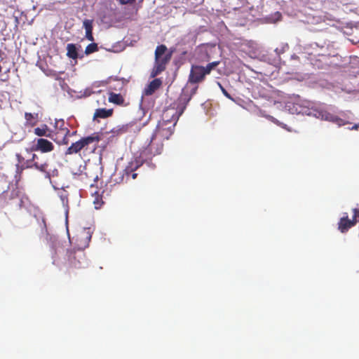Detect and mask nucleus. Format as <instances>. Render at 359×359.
<instances>
[{
	"label": "nucleus",
	"mask_w": 359,
	"mask_h": 359,
	"mask_svg": "<svg viewBox=\"0 0 359 359\" xmlns=\"http://www.w3.org/2000/svg\"><path fill=\"white\" fill-rule=\"evenodd\" d=\"M326 119H329L331 121L336 123L339 126H342V125L345 124V123L344 122V121L341 118H340L336 116L331 115V114L328 115L326 117Z\"/></svg>",
	"instance_id": "obj_24"
},
{
	"label": "nucleus",
	"mask_w": 359,
	"mask_h": 359,
	"mask_svg": "<svg viewBox=\"0 0 359 359\" xmlns=\"http://www.w3.org/2000/svg\"><path fill=\"white\" fill-rule=\"evenodd\" d=\"M67 55L72 59L76 60L78 57V52L76 45L74 43H68L67 46Z\"/></svg>",
	"instance_id": "obj_19"
},
{
	"label": "nucleus",
	"mask_w": 359,
	"mask_h": 359,
	"mask_svg": "<svg viewBox=\"0 0 359 359\" xmlns=\"http://www.w3.org/2000/svg\"><path fill=\"white\" fill-rule=\"evenodd\" d=\"M15 157L18 161L17 168L18 169H20V165L24 163L25 158L20 154H16Z\"/></svg>",
	"instance_id": "obj_28"
},
{
	"label": "nucleus",
	"mask_w": 359,
	"mask_h": 359,
	"mask_svg": "<svg viewBox=\"0 0 359 359\" xmlns=\"http://www.w3.org/2000/svg\"><path fill=\"white\" fill-rule=\"evenodd\" d=\"M112 109L99 108L95 111L93 115V120L97 118H107L111 117L113 115Z\"/></svg>",
	"instance_id": "obj_13"
},
{
	"label": "nucleus",
	"mask_w": 359,
	"mask_h": 359,
	"mask_svg": "<svg viewBox=\"0 0 359 359\" xmlns=\"http://www.w3.org/2000/svg\"><path fill=\"white\" fill-rule=\"evenodd\" d=\"M80 166L78 172L72 171L74 179L89 185L91 189H97L99 180L98 168L95 165Z\"/></svg>",
	"instance_id": "obj_2"
},
{
	"label": "nucleus",
	"mask_w": 359,
	"mask_h": 359,
	"mask_svg": "<svg viewBox=\"0 0 359 359\" xmlns=\"http://www.w3.org/2000/svg\"><path fill=\"white\" fill-rule=\"evenodd\" d=\"M358 125L355 124V125L352 127V128H351V129L356 130V129H358Z\"/></svg>",
	"instance_id": "obj_33"
},
{
	"label": "nucleus",
	"mask_w": 359,
	"mask_h": 359,
	"mask_svg": "<svg viewBox=\"0 0 359 359\" xmlns=\"http://www.w3.org/2000/svg\"><path fill=\"white\" fill-rule=\"evenodd\" d=\"M75 133H76V131H74V133H72V135H74Z\"/></svg>",
	"instance_id": "obj_37"
},
{
	"label": "nucleus",
	"mask_w": 359,
	"mask_h": 359,
	"mask_svg": "<svg viewBox=\"0 0 359 359\" xmlns=\"http://www.w3.org/2000/svg\"><path fill=\"white\" fill-rule=\"evenodd\" d=\"M109 102L118 105H123L125 99L120 93L111 92L109 94Z\"/></svg>",
	"instance_id": "obj_16"
},
{
	"label": "nucleus",
	"mask_w": 359,
	"mask_h": 359,
	"mask_svg": "<svg viewBox=\"0 0 359 359\" xmlns=\"http://www.w3.org/2000/svg\"><path fill=\"white\" fill-rule=\"evenodd\" d=\"M353 216L351 219L354 224L355 225L358 222H359V209L353 208Z\"/></svg>",
	"instance_id": "obj_26"
},
{
	"label": "nucleus",
	"mask_w": 359,
	"mask_h": 359,
	"mask_svg": "<svg viewBox=\"0 0 359 359\" xmlns=\"http://www.w3.org/2000/svg\"><path fill=\"white\" fill-rule=\"evenodd\" d=\"M268 118L271 120L272 121H273L274 123H278V121L277 120H276L273 117L271 116H269Z\"/></svg>",
	"instance_id": "obj_31"
},
{
	"label": "nucleus",
	"mask_w": 359,
	"mask_h": 359,
	"mask_svg": "<svg viewBox=\"0 0 359 359\" xmlns=\"http://www.w3.org/2000/svg\"><path fill=\"white\" fill-rule=\"evenodd\" d=\"M1 69H2V68H1V66L0 65V72H1Z\"/></svg>",
	"instance_id": "obj_38"
},
{
	"label": "nucleus",
	"mask_w": 359,
	"mask_h": 359,
	"mask_svg": "<svg viewBox=\"0 0 359 359\" xmlns=\"http://www.w3.org/2000/svg\"><path fill=\"white\" fill-rule=\"evenodd\" d=\"M219 64V61H214L212 62H209L205 67H203V69L206 75L210 74L212 70L214 69L216 67H217Z\"/></svg>",
	"instance_id": "obj_22"
},
{
	"label": "nucleus",
	"mask_w": 359,
	"mask_h": 359,
	"mask_svg": "<svg viewBox=\"0 0 359 359\" xmlns=\"http://www.w3.org/2000/svg\"><path fill=\"white\" fill-rule=\"evenodd\" d=\"M100 137L98 133H93L91 135L83 137L76 142L72 143L66 150L65 155H72L78 154L83 151V152L90 149L93 144V149L96 148L97 144L100 142Z\"/></svg>",
	"instance_id": "obj_4"
},
{
	"label": "nucleus",
	"mask_w": 359,
	"mask_h": 359,
	"mask_svg": "<svg viewBox=\"0 0 359 359\" xmlns=\"http://www.w3.org/2000/svg\"><path fill=\"white\" fill-rule=\"evenodd\" d=\"M66 256L71 268L80 269L88 266L85 254L81 250H68Z\"/></svg>",
	"instance_id": "obj_7"
},
{
	"label": "nucleus",
	"mask_w": 359,
	"mask_h": 359,
	"mask_svg": "<svg viewBox=\"0 0 359 359\" xmlns=\"http://www.w3.org/2000/svg\"><path fill=\"white\" fill-rule=\"evenodd\" d=\"M163 150V141L152 135L149 143L141 150L140 157L146 161L149 160L154 156L161 154Z\"/></svg>",
	"instance_id": "obj_5"
},
{
	"label": "nucleus",
	"mask_w": 359,
	"mask_h": 359,
	"mask_svg": "<svg viewBox=\"0 0 359 359\" xmlns=\"http://www.w3.org/2000/svg\"><path fill=\"white\" fill-rule=\"evenodd\" d=\"M184 108V107L177 110L174 107H170L164 110L162 118L158 121L153 135L162 141L168 140L174 133L175 126L183 113Z\"/></svg>",
	"instance_id": "obj_1"
},
{
	"label": "nucleus",
	"mask_w": 359,
	"mask_h": 359,
	"mask_svg": "<svg viewBox=\"0 0 359 359\" xmlns=\"http://www.w3.org/2000/svg\"><path fill=\"white\" fill-rule=\"evenodd\" d=\"M91 195L94 197L93 204L96 209L100 208L103 203L102 197L98 194L96 189H91Z\"/></svg>",
	"instance_id": "obj_18"
},
{
	"label": "nucleus",
	"mask_w": 359,
	"mask_h": 359,
	"mask_svg": "<svg viewBox=\"0 0 359 359\" xmlns=\"http://www.w3.org/2000/svg\"><path fill=\"white\" fill-rule=\"evenodd\" d=\"M20 191L18 187L13 188L11 191H4L0 194V203L6 205L12 203L15 199L18 200V205L22 206V201L20 198Z\"/></svg>",
	"instance_id": "obj_8"
},
{
	"label": "nucleus",
	"mask_w": 359,
	"mask_h": 359,
	"mask_svg": "<svg viewBox=\"0 0 359 359\" xmlns=\"http://www.w3.org/2000/svg\"><path fill=\"white\" fill-rule=\"evenodd\" d=\"M97 50H98L97 44L95 43H91L86 46V48L85 49V53L86 55H89V54L95 53Z\"/></svg>",
	"instance_id": "obj_23"
},
{
	"label": "nucleus",
	"mask_w": 359,
	"mask_h": 359,
	"mask_svg": "<svg viewBox=\"0 0 359 359\" xmlns=\"http://www.w3.org/2000/svg\"><path fill=\"white\" fill-rule=\"evenodd\" d=\"M137 173H133L132 174V178L135 179L137 177Z\"/></svg>",
	"instance_id": "obj_32"
},
{
	"label": "nucleus",
	"mask_w": 359,
	"mask_h": 359,
	"mask_svg": "<svg viewBox=\"0 0 359 359\" xmlns=\"http://www.w3.org/2000/svg\"><path fill=\"white\" fill-rule=\"evenodd\" d=\"M217 85L219 86V88L221 89L222 93L225 97H226L231 100H234L233 98L231 96V95L226 90V89L222 86V85L219 82L217 83Z\"/></svg>",
	"instance_id": "obj_27"
},
{
	"label": "nucleus",
	"mask_w": 359,
	"mask_h": 359,
	"mask_svg": "<svg viewBox=\"0 0 359 359\" xmlns=\"http://www.w3.org/2000/svg\"><path fill=\"white\" fill-rule=\"evenodd\" d=\"M351 219H348L347 212L343 214V217L339 219L338 222V229L341 233H346L349 229L354 226V222Z\"/></svg>",
	"instance_id": "obj_11"
},
{
	"label": "nucleus",
	"mask_w": 359,
	"mask_h": 359,
	"mask_svg": "<svg viewBox=\"0 0 359 359\" xmlns=\"http://www.w3.org/2000/svg\"><path fill=\"white\" fill-rule=\"evenodd\" d=\"M55 130H52L53 140L57 144H67L69 143L68 136L70 135V130L67 126L64 120H56L54 126Z\"/></svg>",
	"instance_id": "obj_6"
},
{
	"label": "nucleus",
	"mask_w": 359,
	"mask_h": 359,
	"mask_svg": "<svg viewBox=\"0 0 359 359\" xmlns=\"http://www.w3.org/2000/svg\"><path fill=\"white\" fill-rule=\"evenodd\" d=\"M120 4L126 5V4H133L135 2V0H116Z\"/></svg>",
	"instance_id": "obj_29"
},
{
	"label": "nucleus",
	"mask_w": 359,
	"mask_h": 359,
	"mask_svg": "<svg viewBox=\"0 0 359 359\" xmlns=\"http://www.w3.org/2000/svg\"><path fill=\"white\" fill-rule=\"evenodd\" d=\"M129 170V169H128V168H127L126 169V173H127V174H128V172H129V170ZM132 171H133V169L131 168V169H130V172H131Z\"/></svg>",
	"instance_id": "obj_34"
},
{
	"label": "nucleus",
	"mask_w": 359,
	"mask_h": 359,
	"mask_svg": "<svg viewBox=\"0 0 359 359\" xmlns=\"http://www.w3.org/2000/svg\"><path fill=\"white\" fill-rule=\"evenodd\" d=\"M32 151H40L43 153L50 152L54 149V145L49 140L44 138H39L36 144L32 147Z\"/></svg>",
	"instance_id": "obj_10"
},
{
	"label": "nucleus",
	"mask_w": 359,
	"mask_h": 359,
	"mask_svg": "<svg viewBox=\"0 0 359 359\" xmlns=\"http://www.w3.org/2000/svg\"><path fill=\"white\" fill-rule=\"evenodd\" d=\"M36 159H38V156L36 154H33L32 156V158L30 160H32V161L33 163H34V162H36Z\"/></svg>",
	"instance_id": "obj_30"
},
{
	"label": "nucleus",
	"mask_w": 359,
	"mask_h": 359,
	"mask_svg": "<svg viewBox=\"0 0 359 359\" xmlns=\"http://www.w3.org/2000/svg\"><path fill=\"white\" fill-rule=\"evenodd\" d=\"M33 163H34L32 161V160L29 159V160L26 161L25 162H24V163L20 165V170H23L25 169H28V168H34Z\"/></svg>",
	"instance_id": "obj_25"
},
{
	"label": "nucleus",
	"mask_w": 359,
	"mask_h": 359,
	"mask_svg": "<svg viewBox=\"0 0 359 359\" xmlns=\"http://www.w3.org/2000/svg\"><path fill=\"white\" fill-rule=\"evenodd\" d=\"M172 52H168L165 45L161 44L155 50V61L151 76L155 77L163 72L172 57Z\"/></svg>",
	"instance_id": "obj_3"
},
{
	"label": "nucleus",
	"mask_w": 359,
	"mask_h": 359,
	"mask_svg": "<svg viewBox=\"0 0 359 359\" xmlns=\"http://www.w3.org/2000/svg\"><path fill=\"white\" fill-rule=\"evenodd\" d=\"M309 109L307 107H302L298 104L293 103V114H309Z\"/></svg>",
	"instance_id": "obj_20"
},
{
	"label": "nucleus",
	"mask_w": 359,
	"mask_h": 359,
	"mask_svg": "<svg viewBox=\"0 0 359 359\" xmlns=\"http://www.w3.org/2000/svg\"><path fill=\"white\" fill-rule=\"evenodd\" d=\"M210 60V56L207 55L205 61H208Z\"/></svg>",
	"instance_id": "obj_35"
},
{
	"label": "nucleus",
	"mask_w": 359,
	"mask_h": 359,
	"mask_svg": "<svg viewBox=\"0 0 359 359\" xmlns=\"http://www.w3.org/2000/svg\"><path fill=\"white\" fill-rule=\"evenodd\" d=\"M205 76L206 74L203 69V66L192 65L189 77V81L191 83H198L205 79Z\"/></svg>",
	"instance_id": "obj_9"
},
{
	"label": "nucleus",
	"mask_w": 359,
	"mask_h": 359,
	"mask_svg": "<svg viewBox=\"0 0 359 359\" xmlns=\"http://www.w3.org/2000/svg\"><path fill=\"white\" fill-rule=\"evenodd\" d=\"M34 133L39 137H47L53 140L52 130H50L46 124H43L41 127L34 128Z\"/></svg>",
	"instance_id": "obj_12"
},
{
	"label": "nucleus",
	"mask_w": 359,
	"mask_h": 359,
	"mask_svg": "<svg viewBox=\"0 0 359 359\" xmlns=\"http://www.w3.org/2000/svg\"><path fill=\"white\" fill-rule=\"evenodd\" d=\"M162 84L160 79H155L151 81L148 86L145 88L144 93L147 95H152L156 90H158Z\"/></svg>",
	"instance_id": "obj_15"
},
{
	"label": "nucleus",
	"mask_w": 359,
	"mask_h": 359,
	"mask_svg": "<svg viewBox=\"0 0 359 359\" xmlns=\"http://www.w3.org/2000/svg\"><path fill=\"white\" fill-rule=\"evenodd\" d=\"M33 165L34 166V168L41 172H44L46 174L48 177H49V172L48 171V163L47 162H45L43 163L39 164L38 162H34L33 163Z\"/></svg>",
	"instance_id": "obj_21"
},
{
	"label": "nucleus",
	"mask_w": 359,
	"mask_h": 359,
	"mask_svg": "<svg viewBox=\"0 0 359 359\" xmlns=\"http://www.w3.org/2000/svg\"><path fill=\"white\" fill-rule=\"evenodd\" d=\"M25 118L26 120L25 125L33 127L38 122V114H32V113L26 112L25 114Z\"/></svg>",
	"instance_id": "obj_17"
},
{
	"label": "nucleus",
	"mask_w": 359,
	"mask_h": 359,
	"mask_svg": "<svg viewBox=\"0 0 359 359\" xmlns=\"http://www.w3.org/2000/svg\"><path fill=\"white\" fill-rule=\"evenodd\" d=\"M197 88H198V87H196V88L194 89L193 93H196V91L197 90Z\"/></svg>",
	"instance_id": "obj_36"
},
{
	"label": "nucleus",
	"mask_w": 359,
	"mask_h": 359,
	"mask_svg": "<svg viewBox=\"0 0 359 359\" xmlns=\"http://www.w3.org/2000/svg\"><path fill=\"white\" fill-rule=\"evenodd\" d=\"M93 20L86 19L83 22V26L86 30V38L90 41H94V37L93 35Z\"/></svg>",
	"instance_id": "obj_14"
}]
</instances>
